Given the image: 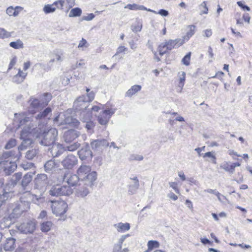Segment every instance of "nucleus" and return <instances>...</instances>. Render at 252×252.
<instances>
[{"label": "nucleus", "instance_id": "f257e3e1", "mask_svg": "<svg viewBox=\"0 0 252 252\" xmlns=\"http://www.w3.org/2000/svg\"><path fill=\"white\" fill-rule=\"evenodd\" d=\"M76 176L78 179L84 182L88 187H92L97 179V173L92 171L91 167L86 165H81L77 169Z\"/></svg>", "mask_w": 252, "mask_h": 252}, {"label": "nucleus", "instance_id": "f03ea898", "mask_svg": "<svg viewBox=\"0 0 252 252\" xmlns=\"http://www.w3.org/2000/svg\"><path fill=\"white\" fill-rule=\"evenodd\" d=\"M185 43L184 39L177 38L174 40L170 39L161 43L158 47L159 54L162 56L175 48H178Z\"/></svg>", "mask_w": 252, "mask_h": 252}, {"label": "nucleus", "instance_id": "7ed1b4c3", "mask_svg": "<svg viewBox=\"0 0 252 252\" xmlns=\"http://www.w3.org/2000/svg\"><path fill=\"white\" fill-rule=\"evenodd\" d=\"M57 131L55 130L50 129L44 133L43 138L41 143L44 146H48L54 143L57 136Z\"/></svg>", "mask_w": 252, "mask_h": 252}, {"label": "nucleus", "instance_id": "20e7f679", "mask_svg": "<svg viewBox=\"0 0 252 252\" xmlns=\"http://www.w3.org/2000/svg\"><path fill=\"white\" fill-rule=\"evenodd\" d=\"M36 225L34 220H29L21 224L19 229L24 233H32L36 229Z\"/></svg>", "mask_w": 252, "mask_h": 252}, {"label": "nucleus", "instance_id": "39448f33", "mask_svg": "<svg viewBox=\"0 0 252 252\" xmlns=\"http://www.w3.org/2000/svg\"><path fill=\"white\" fill-rule=\"evenodd\" d=\"M114 110L112 108H108L103 110L98 117V121L102 125H106L109 121L110 117L114 113Z\"/></svg>", "mask_w": 252, "mask_h": 252}, {"label": "nucleus", "instance_id": "423d86ee", "mask_svg": "<svg viewBox=\"0 0 252 252\" xmlns=\"http://www.w3.org/2000/svg\"><path fill=\"white\" fill-rule=\"evenodd\" d=\"M241 165V163L239 161L233 163L224 161L220 165V168L230 174H232L234 172L235 168L240 166Z\"/></svg>", "mask_w": 252, "mask_h": 252}, {"label": "nucleus", "instance_id": "0eeeda50", "mask_svg": "<svg viewBox=\"0 0 252 252\" xmlns=\"http://www.w3.org/2000/svg\"><path fill=\"white\" fill-rule=\"evenodd\" d=\"M63 6V1L62 0L56 1L52 4H46L43 7V11L48 14L54 12L57 9H61Z\"/></svg>", "mask_w": 252, "mask_h": 252}, {"label": "nucleus", "instance_id": "6e6552de", "mask_svg": "<svg viewBox=\"0 0 252 252\" xmlns=\"http://www.w3.org/2000/svg\"><path fill=\"white\" fill-rule=\"evenodd\" d=\"M27 75V72L19 68L18 73L12 77V82L16 84H20L24 81Z\"/></svg>", "mask_w": 252, "mask_h": 252}, {"label": "nucleus", "instance_id": "1a4fd4ad", "mask_svg": "<svg viewBox=\"0 0 252 252\" xmlns=\"http://www.w3.org/2000/svg\"><path fill=\"white\" fill-rule=\"evenodd\" d=\"M30 106L28 107V113L31 114H34L37 112L40 106L39 101L36 98L31 99Z\"/></svg>", "mask_w": 252, "mask_h": 252}, {"label": "nucleus", "instance_id": "9d476101", "mask_svg": "<svg viewBox=\"0 0 252 252\" xmlns=\"http://www.w3.org/2000/svg\"><path fill=\"white\" fill-rule=\"evenodd\" d=\"M78 136V133L76 130L70 129L65 132L64 139L66 143H69L75 139Z\"/></svg>", "mask_w": 252, "mask_h": 252}, {"label": "nucleus", "instance_id": "9b49d317", "mask_svg": "<svg viewBox=\"0 0 252 252\" xmlns=\"http://www.w3.org/2000/svg\"><path fill=\"white\" fill-rule=\"evenodd\" d=\"M77 160L75 156H68L64 159V166L69 169L76 165Z\"/></svg>", "mask_w": 252, "mask_h": 252}, {"label": "nucleus", "instance_id": "f8f14e48", "mask_svg": "<svg viewBox=\"0 0 252 252\" xmlns=\"http://www.w3.org/2000/svg\"><path fill=\"white\" fill-rule=\"evenodd\" d=\"M85 96L84 95L81 96L77 98L74 101V105L76 108L82 109L84 108H86L88 106L87 101L85 100Z\"/></svg>", "mask_w": 252, "mask_h": 252}, {"label": "nucleus", "instance_id": "ddd939ff", "mask_svg": "<svg viewBox=\"0 0 252 252\" xmlns=\"http://www.w3.org/2000/svg\"><path fill=\"white\" fill-rule=\"evenodd\" d=\"M15 117L18 118L19 120V126H22L25 125L26 123L29 122L31 120L30 117H27V113H21L19 114H15Z\"/></svg>", "mask_w": 252, "mask_h": 252}, {"label": "nucleus", "instance_id": "4468645a", "mask_svg": "<svg viewBox=\"0 0 252 252\" xmlns=\"http://www.w3.org/2000/svg\"><path fill=\"white\" fill-rule=\"evenodd\" d=\"M52 209L53 213L56 214V215L62 214V209L63 204L62 202L58 201H52Z\"/></svg>", "mask_w": 252, "mask_h": 252}, {"label": "nucleus", "instance_id": "2eb2a0df", "mask_svg": "<svg viewBox=\"0 0 252 252\" xmlns=\"http://www.w3.org/2000/svg\"><path fill=\"white\" fill-rule=\"evenodd\" d=\"M67 178L66 184L70 185L72 187H75L77 184L78 181V177L76 175H70L68 176V174L64 175V180Z\"/></svg>", "mask_w": 252, "mask_h": 252}, {"label": "nucleus", "instance_id": "dca6fc26", "mask_svg": "<svg viewBox=\"0 0 252 252\" xmlns=\"http://www.w3.org/2000/svg\"><path fill=\"white\" fill-rule=\"evenodd\" d=\"M15 239L12 238L7 239L3 245V249L6 251H11L15 248Z\"/></svg>", "mask_w": 252, "mask_h": 252}, {"label": "nucleus", "instance_id": "f3484780", "mask_svg": "<svg viewBox=\"0 0 252 252\" xmlns=\"http://www.w3.org/2000/svg\"><path fill=\"white\" fill-rule=\"evenodd\" d=\"M32 173H28L25 174L23 178H22L21 185L23 187L25 188L32 182Z\"/></svg>", "mask_w": 252, "mask_h": 252}, {"label": "nucleus", "instance_id": "a211bd4d", "mask_svg": "<svg viewBox=\"0 0 252 252\" xmlns=\"http://www.w3.org/2000/svg\"><path fill=\"white\" fill-rule=\"evenodd\" d=\"M79 122L76 119L67 117L64 120V125H68L71 127H78L79 126Z\"/></svg>", "mask_w": 252, "mask_h": 252}, {"label": "nucleus", "instance_id": "6ab92c4d", "mask_svg": "<svg viewBox=\"0 0 252 252\" xmlns=\"http://www.w3.org/2000/svg\"><path fill=\"white\" fill-rule=\"evenodd\" d=\"M50 194L52 196H56L62 195V187L59 185L53 186L50 190Z\"/></svg>", "mask_w": 252, "mask_h": 252}, {"label": "nucleus", "instance_id": "aec40b11", "mask_svg": "<svg viewBox=\"0 0 252 252\" xmlns=\"http://www.w3.org/2000/svg\"><path fill=\"white\" fill-rule=\"evenodd\" d=\"M119 232H124L130 229V224L129 223H122L120 222L115 225Z\"/></svg>", "mask_w": 252, "mask_h": 252}, {"label": "nucleus", "instance_id": "412c9836", "mask_svg": "<svg viewBox=\"0 0 252 252\" xmlns=\"http://www.w3.org/2000/svg\"><path fill=\"white\" fill-rule=\"evenodd\" d=\"M160 246L157 241L150 240L147 243L148 249L144 252H151L154 249L158 248Z\"/></svg>", "mask_w": 252, "mask_h": 252}, {"label": "nucleus", "instance_id": "4be33fe9", "mask_svg": "<svg viewBox=\"0 0 252 252\" xmlns=\"http://www.w3.org/2000/svg\"><path fill=\"white\" fill-rule=\"evenodd\" d=\"M141 86L140 85H135L132 86L126 93V95L128 97H131L136 93L140 91Z\"/></svg>", "mask_w": 252, "mask_h": 252}, {"label": "nucleus", "instance_id": "5701e85b", "mask_svg": "<svg viewBox=\"0 0 252 252\" xmlns=\"http://www.w3.org/2000/svg\"><path fill=\"white\" fill-rule=\"evenodd\" d=\"M189 31L187 32L186 35L183 37L182 39L184 40V41H188L189 39L195 33L196 27L194 25H189L188 26Z\"/></svg>", "mask_w": 252, "mask_h": 252}, {"label": "nucleus", "instance_id": "b1692460", "mask_svg": "<svg viewBox=\"0 0 252 252\" xmlns=\"http://www.w3.org/2000/svg\"><path fill=\"white\" fill-rule=\"evenodd\" d=\"M4 168V171L7 175H10L11 173L13 172L17 168V164L14 162H9Z\"/></svg>", "mask_w": 252, "mask_h": 252}, {"label": "nucleus", "instance_id": "393cba45", "mask_svg": "<svg viewBox=\"0 0 252 252\" xmlns=\"http://www.w3.org/2000/svg\"><path fill=\"white\" fill-rule=\"evenodd\" d=\"M186 80V73L183 72L182 76L180 77L179 81L178 86L177 87V91L179 93H181L183 90Z\"/></svg>", "mask_w": 252, "mask_h": 252}, {"label": "nucleus", "instance_id": "a878e982", "mask_svg": "<svg viewBox=\"0 0 252 252\" xmlns=\"http://www.w3.org/2000/svg\"><path fill=\"white\" fill-rule=\"evenodd\" d=\"M82 11L81 8L79 7H75L70 10L69 13V17H74L80 16L82 14Z\"/></svg>", "mask_w": 252, "mask_h": 252}, {"label": "nucleus", "instance_id": "bb28decb", "mask_svg": "<svg viewBox=\"0 0 252 252\" xmlns=\"http://www.w3.org/2000/svg\"><path fill=\"white\" fill-rule=\"evenodd\" d=\"M11 47L15 49H22L24 48V44L20 39H18L16 41H12L9 43Z\"/></svg>", "mask_w": 252, "mask_h": 252}, {"label": "nucleus", "instance_id": "cd10ccee", "mask_svg": "<svg viewBox=\"0 0 252 252\" xmlns=\"http://www.w3.org/2000/svg\"><path fill=\"white\" fill-rule=\"evenodd\" d=\"M52 225L51 221H45L41 224V230L42 232H47L50 229Z\"/></svg>", "mask_w": 252, "mask_h": 252}, {"label": "nucleus", "instance_id": "c85d7f7f", "mask_svg": "<svg viewBox=\"0 0 252 252\" xmlns=\"http://www.w3.org/2000/svg\"><path fill=\"white\" fill-rule=\"evenodd\" d=\"M56 164L53 160H49L44 164V168L46 172L55 170Z\"/></svg>", "mask_w": 252, "mask_h": 252}, {"label": "nucleus", "instance_id": "c756f323", "mask_svg": "<svg viewBox=\"0 0 252 252\" xmlns=\"http://www.w3.org/2000/svg\"><path fill=\"white\" fill-rule=\"evenodd\" d=\"M22 174L20 172L15 173L12 177L11 184L15 185L22 179Z\"/></svg>", "mask_w": 252, "mask_h": 252}, {"label": "nucleus", "instance_id": "7c9ffc66", "mask_svg": "<svg viewBox=\"0 0 252 252\" xmlns=\"http://www.w3.org/2000/svg\"><path fill=\"white\" fill-rule=\"evenodd\" d=\"M80 147V144L78 142H75L73 144H70L68 146H64V150H67L69 151H76Z\"/></svg>", "mask_w": 252, "mask_h": 252}, {"label": "nucleus", "instance_id": "2f4dec72", "mask_svg": "<svg viewBox=\"0 0 252 252\" xmlns=\"http://www.w3.org/2000/svg\"><path fill=\"white\" fill-rule=\"evenodd\" d=\"M52 110L49 107L46 108L43 112L38 114L36 117V119H40L44 118L47 117L51 112Z\"/></svg>", "mask_w": 252, "mask_h": 252}, {"label": "nucleus", "instance_id": "473e14b6", "mask_svg": "<svg viewBox=\"0 0 252 252\" xmlns=\"http://www.w3.org/2000/svg\"><path fill=\"white\" fill-rule=\"evenodd\" d=\"M203 158H211V160L213 163L216 164L217 163V159L215 155H214V152H208L205 153L203 155Z\"/></svg>", "mask_w": 252, "mask_h": 252}, {"label": "nucleus", "instance_id": "72a5a7b5", "mask_svg": "<svg viewBox=\"0 0 252 252\" xmlns=\"http://www.w3.org/2000/svg\"><path fill=\"white\" fill-rule=\"evenodd\" d=\"M125 8L131 10H142L144 9V7L143 6H140L135 3L128 4L125 6Z\"/></svg>", "mask_w": 252, "mask_h": 252}, {"label": "nucleus", "instance_id": "f704fd0d", "mask_svg": "<svg viewBox=\"0 0 252 252\" xmlns=\"http://www.w3.org/2000/svg\"><path fill=\"white\" fill-rule=\"evenodd\" d=\"M74 187H72L67 184L64 185V195H69L73 193Z\"/></svg>", "mask_w": 252, "mask_h": 252}, {"label": "nucleus", "instance_id": "c9c22d12", "mask_svg": "<svg viewBox=\"0 0 252 252\" xmlns=\"http://www.w3.org/2000/svg\"><path fill=\"white\" fill-rule=\"evenodd\" d=\"M191 53L189 52L182 60V63L186 66L190 64Z\"/></svg>", "mask_w": 252, "mask_h": 252}, {"label": "nucleus", "instance_id": "e433bc0d", "mask_svg": "<svg viewBox=\"0 0 252 252\" xmlns=\"http://www.w3.org/2000/svg\"><path fill=\"white\" fill-rule=\"evenodd\" d=\"M11 33L6 31L5 29L0 28V38L4 39L10 37Z\"/></svg>", "mask_w": 252, "mask_h": 252}, {"label": "nucleus", "instance_id": "4c0bfd02", "mask_svg": "<svg viewBox=\"0 0 252 252\" xmlns=\"http://www.w3.org/2000/svg\"><path fill=\"white\" fill-rule=\"evenodd\" d=\"M88 46L89 44L87 40L85 39L82 38L78 45V48L79 49H83L84 48L88 47Z\"/></svg>", "mask_w": 252, "mask_h": 252}, {"label": "nucleus", "instance_id": "58836bf2", "mask_svg": "<svg viewBox=\"0 0 252 252\" xmlns=\"http://www.w3.org/2000/svg\"><path fill=\"white\" fill-rule=\"evenodd\" d=\"M16 141L15 139H11L9 140L8 142L6 143L5 148L6 149H9L14 147L16 145Z\"/></svg>", "mask_w": 252, "mask_h": 252}, {"label": "nucleus", "instance_id": "ea45409f", "mask_svg": "<svg viewBox=\"0 0 252 252\" xmlns=\"http://www.w3.org/2000/svg\"><path fill=\"white\" fill-rule=\"evenodd\" d=\"M200 7L202 8V10L200 14H206L208 12V8L207 6V3L206 1H203L200 5Z\"/></svg>", "mask_w": 252, "mask_h": 252}, {"label": "nucleus", "instance_id": "a19ab883", "mask_svg": "<svg viewBox=\"0 0 252 252\" xmlns=\"http://www.w3.org/2000/svg\"><path fill=\"white\" fill-rule=\"evenodd\" d=\"M86 91L88 93V94H87V96L88 97V101L89 102L92 101L94 99V97H95L94 92L93 91H92V92L89 93L90 91V89L88 88H87Z\"/></svg>", "mask_w": 252, "mask_h": 252}, {"label": "nucleus", "instance_id": "79ce46f5", "mask_svg": "<svg viewBox=\"0 0 252 252\" xmlns=\"http://www.w3.org/2000/svg\"><path fill=\"white\" fill-rule=\"evenodd\" d=\"M170 186L175 191V192L180 194V190L178 188V184L176 182H172L169 183Z\"/></svg>", "mask_w": 252, "mask_h": 252}, {"label": "nucleus", "instance_id": "37998d69", "mask_svg": "<svg viewBox=\"0 0 252 252\" xmlns=\"http://www.w3.org/2000/svg\"><path fill=\"white\" fill-rule=\"evenodd\" d=\"M6 12L9 16L14 17V8L13 6H10L7 7Z\"/></svg>", "mask_w": 252, "mask_h": 252}, {"label": "nucleus", "instance_id": "c03bdc74", "mask_svg": "<svg viewBox=\"0 0 252 252\" xmlns=\"http://www.w3.org/2000/svg\"><path fill=\"white\" fill-rule=\"evenodd\" d=\"M35 156V152L32 150L29 151L27 152L26 157L28 159H32Z\"/></svg>", "mask_w": 252, "mask_h": 252}, {"label": "nucleus", "instance_id": "a18cd8bd", "mask_svg": "<svg viewBox=\"0 0 252 252\" xmlns=\"http://www.w3.org/2000/svg\"><path fill=\"white\" fill-rule=\"evenodd\" d=\"M224 75V73L222 71H220L216 72L215 76H213L212 78H217L219 79L220 80H222L223 79Z\"/></svg>", "mask_w": 252, "mask_h": 252}, {"label": "nucleus", "instance_id": "49530a36", "mask_svg": "<svg viewBox=\"0 0 252 252\" xmlns=\"http://www.w3.org/2000/svg\"><path fill=\"white\" fill-rule=\"evenodd\" d=\"M16 61L17 60L16 57L13 58L11 60L8 65V70H9L13 68V67L15 65Z\"/></svg>", "mask_w": 252, "mask_h": 252}, {"label": "nucleus", "instance_id": "de8ad7c7", "mask_svg": "<svg viewBox=\"0 0 252 252\" xmlns=\"http://www.w3.org/2000/svg\"><path fill=\"white\" fill-rule=\"evenodd\" d=\"M237 3L243 10H246L247 11H250V10H251L249 6L244 4V3H243L242 1H237Z\"/></svg>", "mask_w": 252, "mask_h": 252}, {"label": "nucleus", "instance_id": "09e8293b", "mask_svg": "<svg viewBox=\"0 0 252 252\" xmlns=\"http://www.w3.org/2000/svg\"><path fill=\"white\" fill-rule=\"evenodd\" d=\"M23 10L21 6H17L14 8V17L17 16L19 13Z\"/></svg>", "mask_w": 252, "mask_h": 252}, {"label": "nucleus", "instance_id": "8fccbe9b", "mask_svg": "<svg viewBox=\"0 0 252 252\" xmlns=\"http://www.w3.org/2000/svg\"><path fill=\"white\" fill-rule=\"evenodd\" d=\"M204 35L206 37H210L212 35L213 32L211 29H206L203 31Z\"/></svg>", "mask_w": 252, "mask_h": 252}, {"label": "nucleus", "instance_id": "3c124183", "mask_svg": "<svg viewBox=\"0 0 252 252\" xmlns=\"http://www.w3.org/2000/svg\"><path fill=\"white\" fill-rule=\"evenodd\" d=\"M66 7L70 9L75 4V0H66Z\"/></svg>", "mask_w": 252, "mask_h": 252}, {"label": "nucleus", "instance_id": "603ef678", "mask_svg": "<svg viewBox=\"0 0 252 252\" xmlns=\"http://www.w3.org/2000/svg\"><path fill=\"white\" fill-rule=\"evenodd\" d=\"M228 154L230 156H232L233 159H236L235 157H240L241 155L238 154L236 152H234L233 150H229L228 151Z\"/></svg>", "mask_w": 252, "mask_h": 252}, {"label": "nucleus", "instance_id": "864d4df0", "mask_svg": "<svg viewBox=\"0 0 252 252\" xmlns=\"http://www.w3.org/2000/svg\"><path fill=\"white\" fill-rule=\"evenodd\" d=\"M127 50L125 46H121L118 47L117 51V54H120L122 53H123L125 52Z\"/></svg>", "mask_w": 252, "mask_h": 252}, {"label": "nucleus", "instance_id": "5fc2aeb1", "mask_svg": "<svg viewBox=\"0 0 252 252\" xmlns=\"http://www.w3.org/2000/svg\"><path fill=\"white\" fill-rule=\"evenodd\" d=\"M94 126V123L92 121H89L87 123L86 125V127L88 129H91L93 128Z\"/></svg>", "mask_w": 252, "mask_h": 252}, {"label": "nucleus", "instance_id": "6e6d98bb", "mask_svg": "<svg viewBox=\"0 0 252 252\" xmlns=\"http://www.w3.org/2000/svg\"><path fill=\"white\" fill-rule=\"evenodd\" d=\"M94 17V15L93 13L88 14L87 16L83 18V19L86 21L92 20Z\"/></svg>", "mask_w": 252, "mask_h": 252}, {"label": "nucleus", "instance_id": "4d7b16f0", "mask_svg": "<svg viewBox=\"0 0 252 252\" xmlns=\"http://www.w3.org/2000/svg\"><path fill=\"white\" fill-rule=\"evenodd\" d=\"M243 18L246 22H247L248 23H250L251 17L249 16V14L247 13V14H244L243 16Z\"/></svg>", "mask_w": 252, "mask_h": 252}, {"label": "nucleus", "instance_id": "13d9d810", "mask_svg": "<svg viewBox=\"0 0 252 252\" xmlns=\"http://www.w3.org/2000/svg\"><path fill=\"white\" fill-rule=\"evenodd\" d=\"M31 62L30 61H27V62L24 63L23 65V70L25 72L30 66Z\"/></svg>", "mask_w": 252, "mask_h": 252}, {"label": "nucleus", "instance_id": "bf43d9fd", "mask_svg": "<svg viewBox=\"0 0 252 252\" xmlns=\"http://www.w3.org/2000/svg\"><path fill=\"white\" fill-rule=\"evenodd\" d=\"M168 197L173 200H176L178 199V196L173 192H171L168 194Z\"/></svg>", "mask_w": 252, "mask_h": 252}, {"label": "nucleus", "instance_id": "052dcab7", "mask_svg": "<svg viewBox=\"0 0 252 252\" xmlns=\"http://www.w3.org/2000/svg\"><path fill=\"white\" fill-rule=\"evenodd\" d=\"M47 217V212L45 210L42 211L39 216V218L43 219Z\"/></svg>", "mask_w": 252, "mask_h": 252}, {"label": "nucleus", "instance_id": "680f3d73", "mask_svg": "<svg viewBox=\"0 0 252 252\" xmlns=\"http://www.w3.org/2000/svg\"><path fill=\"white\" fill-rule=\"evenodd\" d=\"M178 175L182 181H184L186 180V176L183 171L179 172Z\"/></svg>", "mask_w": 252, "mask_h": 252}, {"label": "nucleus", "instance_id": "e2e57ef3", "mask_svg": "<svg viewBox=\"0 0 252 252\" xmlns=\"http://www.w3.org/2000/svg\"><path fill=\"white\" fill-rule=\"evenodd\" d=\"M158 13L160 15H161L162 16H166L168 14V11L167 10H164V9H160L158 11Z\"/></svg>", "mask_w": 252, "mask_h": 252}, {"label": "nucleus", "instance_id": "0e129e2a", "mask_svg": "<svg viewBox=\"0 0 252 252\" xmlns=\"http://www.w3.org/2000/svg\"><path fill=\"white\" fill-rule=\"evenodd\" d=\"M208 52L210 58H213L214 57L213 51L211 47H209L208 48Z\"/></svg>", "mask_w": 252, "mask_h": 252}, {"label": "nucleus", "instance_id": "69168bd1", "mask_svg": "<svg viewBox=\"0 0 252 252\" xmlns=\"http://www.w3.org/2000/svg\"><path fill=\"white\" fill-rule=\"evenodd\" d=\"M201 242L204 244H211V242L210 240H209L207 238H202L201 239Z\"/></svg>", "mask_w": 252, "mask_h": 252}, {"label": "nucleus", "instance_id": "338daca9", "mask_svg": "<svg viewBox=\"0 0 252 252\" xmlns=\"http://www.w3.org/2000/svg\"><path fill=\"white\" fill-rule=\"evenodd\" d=\"M186 204L187 205L188 207L190 209H192L193 208L192 202L190 200L188 199L186 200Z\"/></svg>", "mask_w": 252, "mask_h": 252}, {"label": "nucleus", "instance_id": "774afa93", "mask_svg": "<svg viewBox=\"0 0 252 252\" xmlns=\"http://www.w3.org/2000/svg\"><path fill=\"white\" fill-rule=\"evenodd\" d=\"M89 193V191L88 189H85L84 191H80V195L81 196H86V195H87Z\"/></svg>", "mask_w": 252, "mask_h": 252}]
</instances>
